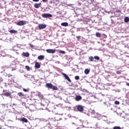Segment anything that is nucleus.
Here are the masks:
<instances>
[{"label":"nucleus","mask_w":129,"mask_h":129,"mask_svg":"<svg viewBox=\"0 0 129 129\" xmlns=\"http://www.w3.org/2000/svg\"><path fill=\"white\" fill-rule=\"evenodd\" d=\"M89 113L92 115V117L95 118H97L98 120L99 119H101V118H105V119H103L104 121H106L107 120V117L106 116L101 115L97 113H95V111L94 110H92L90 109L89 110Z\"/></svg>","instance_id":"f257e3e1"},{"label":"nucleus","mask_w":129,"mask_h":129,"mask_svg":"<svg viewBox=\"0 0 129 129\" xmlns=\"http://www.w3.org/2000/svg\"><path fill=\"white\" fill-rule=\"evenodd\" d=\"M37 106L39 109H46L47 103H45V102L43 101L41 103H38Z\"/></svg>","instance_id":"f03ea898"},{"label":"nucleus","mask_w":129,"mask_h":129,"mask_svg":"<svg viewBox=\"0 0 129 129\" xmlns=\"http://www.w3.org/2000/svg\"><path fill=\"white\" fill-rule=\"evenodd\" d=\"M46 87L49 88V89H52V90H58V87L56 86L53 85L51 83H47L46 84Z\"/></svg>","instance_id":"7ed1b4c3"},{"label":"nucleus","mask_w":129,"mask_h":129,"mask_svg":"<svg viewBox=\"0 0 129 129\" xmlns=\"http://www.w3.org/2000/svg\"><path fill=\"white\" fill-rule=\"evenodd\" d=\"M77 108L78 111H80V112H83V111H84V107L82 105H78L77 106Z\"/></svg>","instance_id":"20e7f679"},{"label":"nucleus","mask_w":129,"mask_h":129,"mask_svg":"<svg viewBox=\"0 0 129 129\" xmlns=\"http://www.w3.org/2000/svg\"><path fill=\"white\" fill-rule=\"evenodd\" d=\"M26 24H27V21L24 20L20 21L17 23V25H18V26H25Z\"/></svg>","instance_id":"39448f33"},{"label":"nucleus","mask_w":129,"mask_h":129,"mask_svg":"<svg viewBox=\"0 0 129 129\" xmlns=\"http://www.w3.org/2000/svg\"><path fill=\"white\" fill-rule=\"evenodd\" d=\"M46 52L49 54H55L56 53V49H46Z\"/></svg>","instance_id":"423d86ee"},{"label":"nucleus","mask_w":129,"mask_h":129,"mask_svg":"<svg viewBox=\"0 0 129 129\" xmlns=\"http://www.w3.org/2000/svg\"><path fill=\"white\" fill-rule=\"evenodd\" d=\"M42 17L43 18H52V16L51 15V14L44 13L42 14Z\"/></svg>","instance_id":"0eeeda50"},{"label":"nucleus","mask_w":129,"mask_h":129,"mask_svg":"<svg viewBox=\"0 0 129 129\" xmlns=\"http://www.w3.org/2000/svg\"><path fill=\"white\" fill-rule=\"evenodd\" d=\"M62 75H63V77L65 78V79H66V80L68 81L69 82H72L71 80L69 78V76H68V75H67V74H66L65 73H62Z\"/></svg>","instance_id":"6e6552de"},{"label":"nucleus","mask_w":129,"mask_h":129,"mask_svg":"<svg viewBox=\"0 0 129 129\" xmlns=\"http://www.w3.org/2000/svg\"><path fill=\"white\" fill-rule=\"evenodd\" d=\"M32 94H34V95L36 96H38L39 98H42V97H43V96L42 95V94L38 93L37 92H31Z\"/></svg>","instance_id":"1a4fd4ad"},{"label":"nucleus","mask_w":129,"mask_h":129,"mask_svg":"<svg viewBox=\"0 0 129 129\" xmlns=\"http://www.w3.org/2000/svg\"><path fill=\"white\" fill-rule=\"evenodd\" d=\"M47 27L46 24H41L38 25V28L40 30H42L43 29H45Z\"/></svg>","instance_id":"9d476101"},{"label":"nucleus","mask_w":129,"mask_h":129,"mask_svg":"<svg viewBox=\"0 0 129 129\" xmlns=\"http://www.w3.org/2000/svg\"><path fill=\"white\" fill-rule=\"evenodd\" d=\"M12 50L17 53V54H19V52H18V51H19V47L18 46H14L12 47Z\"/></svg>","instance_id":"9b49d317"},{"label":"nucleus","mask_w":129,"mask_h":129,"mask_svg":"<svg viewBox=\"0 0 129 129\" xmlns=\"http://www.w3.org/2000/svg\"><path fill=\"white\" fill-rule=\"evenodd\" d=\"M81 99H82V97L80 95H77L75 98L76 101H80Z\"/></svg>","instance_id":"f8f14e48"},{"label":"nucleus","mask_w":129,"mask_h":129,"mask_svg":"<svg viewBox=\"0 0 129 129\" xmlns=\"http://www.w3.org/2000/svg\"><path fill=\"white\" fill-rule=\"evenodd\" d=\"M22 55L24 56V57H29V56H30V53L28 52H23L22 54Z\"/></svg>","instance_id":"ddd939ff"},{"label":"nucleus","mask_w":129,"mask_h":129,"mask_svg":"<svg viewBox=\"0 0 129 129\" xmlns=\"http://www.w3.org/2000/svg\"><path fill=\"white\" fill-rule=\"evenodd\" d=\"M41 6H42L41 3H39V4L36 3L34 5V8H35V9H39V8H40V7H41Z\"/></svg>","instance_id":"4468645a"},{"label":"nucleus","mask_w":129,"mask_h":129,"mask_svg":"<svg viewBox=\"0 0 129 129\" xmlns=\"http://www.w3.org/2000/svg\"><path fill=\"white\" fill-rule=\"evenodd\" d=\"M41 65L40 64V63H39V62H36L35 63V68H36L37 69H39Z\"/></svg>","instance_id":"2eb2a0df"},{"label":"nucleus","mask_w":129,"mask_h":129,"mask_svg":"<svg viewBox=\"0 0 129 129\" xmlns=\"http://www.w3.org/2000/svg\"><path fill=\"white\" fill-rule=\"evenodd\" d=\"M20 121H22L23 122H28V119L25 117H22L20 119Z\"/></svg>","instance_id":"dca6fc26"},{"label":"nucleus","mask_w":129,"mask_h":129,"mask_svg":"<svg viewBox=\"0 0 129 129\" xmlns=\"http://www.w3.org/2000/svg\"><path fill=\"white\" fill-rule=\"evenodd\" d=\"M5 96H7L8 97L9 96H12V93L11 92H6L4 93Z\"/></svg>","instance_id":"f3484780"},{"label":"nucleus","mask_w":129,"mask_h":129,"mask_svg":"<svg viewBox=\"0 0 129 129\" xmlns=\"http://www.w3.org/2000/svg\"><path fill=\"white\" fill-rule=\"evenodd\" d=\"M68 7H70V10H74V9H75V7H74V5L73 4H70L68 5Z\"/></svg>","instance_id":"a211bd4d"},{"label":"nucleus","mask_w":129,"mask_h":129,"mask_svg":"<svg viewBox=\"0 0 129 129\" xmlns=\"http://www.w3.org/2000/svg\"><path fill=\"white\" fill-rule=\"evenodd\" d=\"M61 26H62L63 27H68V23L67 22L61 23Z\"/></svg>","instance_id":"6ab92c4d"},{"label":"nucleus","mask_w":129,"mask_h":129,"mask_svg":"<svg viewBox=\"0 0 129 129\" xmlns=\"http://www.w3.org/2000/svg\"><path fill=\"white\" fill-rule=\"evenodd\" d=\"M10 33H11V34H17L18 31L12 29L10 30Z\"/></svg>","instance_id":"aec40b11"},{"label":"nucleus","mask_w":129,"mask_h":129,"mask_svg":"<svg viewBox=\"0 0 129 129\" xmlns=\"http://www.w3.org/2000/svg\"><path fill=\"white\" fill-rule=\"evenodd\" d=\"M45 56L44 55H39L38 56V60H44Z\"/></svg>","instance_id":"412c9836"},{"label":"nucleus","mask_w":129,"mask_h":129,"mask_svg":"<svg viewBox=\"0 0 129 129\" xmlns=\"http://www.w3.org/2000/svg\"><path fill=\"white\" fill-rule=\"evenodd\" d=\"M85 74H86V75H87L88 74H89V73L90 72V70H89V69H86L85 70Z\"/></svg>","instance_id":"4be33fe9"},{"label":"nucleus","mask_w":129,"mask_h":129,"mask_svg":"<svg viewBox=\"0 0 129 129\" xmlns=\"http://www.w3.org/2000/svg\"><path fill=\"white\" fill-rule=\"evenodd\" d=\"M124 22L125 23H128L129 22V18L128 17H124Z\"/></svg>","instance_id":"5701e85b"},{"label":"nucleus","mask_w":129,"mask_h":129,"mask_svg":"<svg viewBox=\"0 0 129 129\" xmlns=\"http://www.w3.org/2000/svg\"><path fill=\"white\" fill-rule=\"evenodd\" d=\"M18 96H20V97H23V96H25V95L24 94V93H23L22 92L18 93Z\"/></svg>","instance_id":"b1692460"},{"label":"nucleus","mask_w":129,"mask_h":129,"mask_svg":"<svg viewBox=\"0 0 129 129\" xmlns=\"http://www.w3.org/2000/svg\"><path fill=\"white\" fill-rule=\"evenodd\" d=\"M96 37H97V38H100V37H101V34L99 32H96Z\"/></svg>","instance_id":"393cba45"},{"label":"nucleus","mask_w":129,"mask_h":129,"mask_svg":"<svg viewBox=\"0 0 129 129\" xmlns=\"http://www.w3.org/2000/svg\"><path fill=\"white\" fill-rule=\"evenodd\" d=\"M90 61H91V62H93V61H94V57H93V56H90L89 58Z\"/></svg>","instance_id":"a878e982"},{"label":"nucleus","mask_w":129,"mask_h":129,"mask_svg":"<svg viewBox=\"0 0 129 129\" xmlns=\"http://www.w3.org/2000/svg\"><path fill=\"white\" fill-rule=\"evenodd\" d=\"M94 59H95V60H97V61H99L100 57L98 56H95L94 57Z\"/></svg>","instance_id":"bb28decb"},{"label":"nucleus","mask_w":129,"mask_h":129,"mask_svg":"<svg viewBox=\"0 0 129 129\" xmlns=\"http://www.w3.org/2000/svg\"><path fill=\"white\" fill-rule=\"evenodd\" d=\"M113 129H121V127L119 126H115L113 127Z\"/></svg>","instance_id":"cd10ccee"},{"label":"nucleus","mask_w":129,"mask_h":129,"mask_svg":"<svg viewBox=\"0 0 129 129\" xmlns=\"http://www.w3.org/2000/svg\"><path fill=\"white\" fill-rule=\"evenodd\" d=\"M23 91H24V92H29V91H30V89H23Z\"/></svg>","instance_id":"c85d7f7f"},{"label":"nucleus","mask_w":129,"mask_h":129,"mask_svg":"<svg viewBox=\"0 0 129 129\" xmlns=\"http://www.w3.org/2000/svg\"><path fill=\"white\" fill-rule=\"evenodd\" d=\"M25 68L27 70V71H30V67H29L28 66H26Z\"/></svg>","instance_id":"c756f323"},{"label":"nucleus","mask_w":129,"mask_h":129,"mask_svg":"<svg viewBox=\"0 0 129 129\" xmlns=\"http://www.w3.org/2000/svg\"><path fill=\"white\" fill-rule=\"evenodd\" d=\"M59 53H60V54H65V51H64V50H60L59 51Z\"/></svg>","instance_id":"7c9ffc66"},{"label":"nucleus","mask_w":129,"mask_h":129,"mask_svg":"<svg viewBox=\"0 0 129 129\" xmlns=\"http://www.w3.org/2000/svg\"><path fill=\"white\" fill-rule=\"evenodd\" d=\"M79 76H75V79L76 80H79Z\"/></svg>","instance_id":"2f4dec72"},{"label":"nucleus","mask_w":129,"mask_h":129,"mask_svg":"<svg viewBox=\"0 0 129 129\" xmlns=\"http://www.w3.org/2000/svg\"><path fill=\"white\" fill-rule=\"evenodd\" d=\"M14 70H17V68H11V71H14Z\"/></svg>","instance_id":"473e14b6"},{"label":"nucleus","mask_w":129,"mask_h":129,"mask_svg":"<svg viewBox=\"0 0 129 129\" xmlns=\"http://www.w3.org/2000/svg\"><path fill=\"white\" fill-rule=\"evenodd\" d=\"M114 103H115V104L118 105V104H119V101H115L114 102Z\"/></svg>","instance_id":"72a5a7b5"},{"label":"nucleus","mask_w":129,"mask_h":129,"mask_svg":"<svg viewBox=\"0 0 129 129\" xmlns=\"http://www.w3.org/2000/svg\"><path fill=\"white\" fill-rule=\"evenodd\" d=\"M29 45L30 46V47H31V48H34V46L31 44V43H29Z\"/></svg>","instance_id":"f704fd0d"},{"label":"nucleus","mask_w":129,"mask_h":129,"mask_svg":"<svg viewBox=\"0 0 129 129\" xmlns=\"http://www.w3.org/2000/svg\"><path fill=\"white\" fill-rule=\"evenodd\" d=\"M81 38V36H77V38L78 39V40H80Z\"/></svg>","instance_id":"c9c22d12"},{"label":"nucleus","mask_w":129,"mask_h":129,"mask_svg":"<svg viewBox=\"0 0 129 129\" xmlns=\"http://www.w3.org/2000/svg\"><path fill=\"white\" fill-rule=\"evenodd\" d=\"M33 2H35V3H38V2H39V0H32Z\"/></svg>","instance_id":"e433bc0d"},{"label":"nucleus","mask_w":129,"mask_h":129,"mask_svg":"<svg viewBox=\"0 0 129 129\" xmlns=\"http://www.w3.org/2000/svg\"><path fill=\"white\" fill-rule=\"evenodd\" d=\"M43 3H46L47 2V0H42Z\"/></svg>","instance_id":"4c0bfd02"},{"label":"nucleus","mask_w":129,"mask_h":129,"mask_svg":"<svg viewBox=\"0 0 129 129\" xmlns=\"http://www.w3.org/2000/svg\"><path fill=\"white\" fill-rule=\"evenodd\" d=\"M116 73H117V74H120V72H119V71H117V72H116Z\"/></svg>","instance_id":"58836bf2"},{"label":"nucleus","mask_w":129,"mask_h":129,"mask_svg":"<svg viewBox=\"0 0 129 129\" xmlns=\"http://www.w3.org/2000/svg\"><path fill=\"white\" fill-rule=\"evenodd\" d=\"M4 76H6L7 77V76H8V74H7L6 73H4Z\"/></svg>","instance_id":"ea45409f"},{"label":"nucleus","mask_w":129,"mask_h":129,"mask_svg":"<svg viewBox=\"0 0 129 129\" xmlns=\"http://www.w3.org/2000/svg\"><path fill=\"white\" fill-rule=\"evenodd\" d=\"M91 3H94V0H91Z\"/></svg>","instance_id":"a19ab883"},{"label":"nucleus","mask_w":129,"mask_h":129,"mask_svg":"<svg viewBox=\"0 0 129 129\" xmlns=\"http://www.w3.org/2000/svg\"><path fill=\"white\" fill-rule=\"evenodd\" d=\"M31 78H32V79H34V76H32Z\"/></svg>","instance_id":"79ce46f5"},{"label":"nucleus","mask_w":129,"mask_h":129,"mask_svg":"<svg viewBox=\"0 0 129 129\" xmlns=\"http://www.w3.org/2000/svg\"><path fill=\"white\" fill-rule=\"evenodd\" d=\"M126 85H127V86H129V83H126Z\"/></svg>","instance_id":"37998d69"},{"label":"nucleus","mask_w":129,"mask_h":129,"mask_svg":"<svg viewBox=\"0 0 129 129\" xmlns=\"http://www.w3.org/2000/svg\"><path fill=\"white\" fill-rule=\"evenodd\" d=\"M10 76H12V75H9L8 77H10Z\"/></svg>","instance_id":"c03bdc74"},{"label":"nucleus","mask_w":129,"mask_h":129,"mask_svg":"<svg viewBox=\"0 0 129 129\" xmlns=\"http://www.w3.org/2000/svg\"><path fill=\"white\" fill-rule=\"evenodd\" d=\"M10 58H12V55L9 56Z\"/></svg>","instance_id":"a18cd8bd"},{"label":"nucleus","mask_w":129,"mask_h":129,"mask_svg":"<svg viewBox=\"0 0 129 129\" xmlns=\"http://www.w3.org/2000/svg\"><path fill=\"white\" fill-rule=\"evenodd\" d=\"M88 116H89L90 115V114L88 113Z\"/></svg>","instance_id":"49530a36"},{"label":"nucleus","mask_w":129,"mask_h":129,"mask_svg":"<svg viewBox=\"0 0 129 129\" xmlns=\"http://www.w3.org/2000/svg\"><path fill=\"white\" fill-rule=\"evenodd\" d=\"M102 119H103H103H105V117H104L103 118H102Z\"/></svg>","instance_id":"de8ad7c7"},{"label":"nucleus","mask_w":129,"mask_h":129,"mask_svg":"<svg viewBox=\"0 0 129 129\" xmlns=\"http://www.w3.org/2000/svg\"><path fill=\"white\" fill-rule=\"evenodd\" d=\"M72 124H75V123L73 122V123H72Z\"/></svg>","instance_id":"09e8293b"},{"label":"nucleus","mask_w":129,"mask_h":129,"mask_svg":"<svg viewBox=\"0 0 129 129\" xmlns=\"http://www.w3.org/2000/svg\"><path fill=\"white\" fill-rule=\"evenodd\" d=\"M38 120H40V119L39 118H37V119Z\"/></svg>","instance_id":"8fccbe9b"},{"label":"nucleus","mask_w":129,"mask_h":129,"mask_svg":"<svg viewBox=\"0 0 129 129\" xmlns=\"http://www.w3.org/2000/svg\"><path fill=\"white\" fill-rule=\"evenodd\" d=\"M81 1H82V2H84V1H85V0H81Z\"/></svg>","instance_id":"3c124183"},{"label":"nucleus","mask_w":129,"mask_h":129,"mask_svg":"<svg viewBox=\"0 0 129 129\" xmlns=\"http://www.w3.org/2000/svg\"><path fill=\"white\" fill-rule=\"evenodd\" d=\"M108 105H109V106H110V103H108Z\"/></svg>","instance_id":"603ef678"},{"label":"nucleus","mask_w":129,"mask_h":129,"mask_svg":"<svg viewBox=\"0 0 129 129\" xmlns=\"http://www.w3.org/2000/svg\"><path fill=\"white\" fill-rule=\"evenodd\" d=\"M10 98H12V96H10Z\"/></svg>","instance_id":"864d4df0"},{"label":"nucleus","mask_w":129,"mask_h":129,"mask_svg":"<svg viewBox=\"0 0 129 129\" xmlns=\"http://www.w3.org/2000/svg\"><path fill=\"white\" fill-rule=\"evenodd\" d=\"M111 110H112V108H111Z\"/></svg>","instance_id":"5fc2aeb1"},{"label":"nucleus","mask_w":129,"mask_h":129,"mask_svg":"<svg viewBox=\"0 0 129 129\" xmlns=\"http://www.w3.org/2000/svg\"><path fill=\"white\" fill-rule=\"evenodd\" d=\"M24 76H25V77H27L26 76V75H24Z\"/></svg>","instance_id":"6e6d98bb"},{"label":"nucleus","mask_w":129,"mask_h":129,"mask_svg":"<svg viewBox=\"0 0 129 129\" xmlns=\"http://www.w3.org/2000/svg\"><path fill=\"white\" fill-rule=\"evenodd\" d=\"M105 37H106V35H105Z\"/></svg>","instance_id":"4d7b16f0"},{"label":"nucleus","mask_w":129,"mask_h":129,"mask_svg":"<svg viewBox=\"0 0 129 129\" xmlns=\"http://www.w3.org/2000/svg\"><path fill=\"white\" fill-rule=\"evenodd\" d=\"M0 128L2 129V127H1Z\"/></svg>","instance_id":"13d9d810"}]
</instances>
